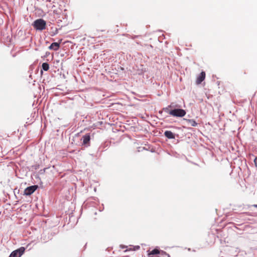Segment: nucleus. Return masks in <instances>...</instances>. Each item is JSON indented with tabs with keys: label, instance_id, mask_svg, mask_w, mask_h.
Returning <instances> with one entry per match:
<instances>
[{
	"label": "nucleus",
	"instance_id": "nucleus-1",
	"mask_svg": "<svg viewBox=\"0 0 257 257\" xmlns=\"http://www.w3.org/2000/svg\"><path fill=\"white\" fill-rule=\"evenodd\" d=\"M148 257H170V255L163 250H161L158 248H155L152 250L148 251Z\"/></svg>",
	"mask_w": 257,
	"mask_h": 257
},
{
	"label": "nucleus",
	"instance_id": "nucleus-2",
	"mask_svg": "<svg viewBox=\"0 0 257 257\" xmlns=\"http://www.w3.org/2000/svg\"><path fill=\"white\" fill-rule=\"evenodd\" d=\"M32 25L36 30L42 31L46 29V23L43 19H39L35 20Z\"/></svg>",
	"mask_w": 257,
	"mask_h": 257
},
{
	"label": "nucleus",
	"instance_id": "nucleus-3",
	"mask_svg": "<svg viewBox=\"0 0 257 257\" xmlns=\"http://www.w3.org/2000/svg\"><path fill=\"white\" fill-rule=\"evenodd\" d=\"M169 114L176 117H183L186 114V111L183 109H174L170 110Z\"/></svg>",
	"mask_w": 257,
	"mask_h": 257
},
{
	"label": "nucleus",
	"instance_id": "nucleus-4",
	"mask_svg": "<svg viewBox=\"0 0 257 257\" xmlns=\"http://www.w3.org/2000/svg\"><path fill=\"white\" fill-rule=\"evenodd\" d=\"M25 250V247H21L19 249L13 251L9 257H20L24 252Z\"/></svg>",
	"mask_w": 257,
	"mask_h": 257
},
{
	"label": "nucleus",
	"instance_id": "nucleus-5",
	"mask_svg": "<svg viewBox=\"0 0 257 257\" xmlns=\"http://www.w3.org/2000/svg\"><path fill=\"white\" fill-rule=\"evenodd\" d=\"M37 185H33L26 188L24 190V195H30L33 194L38 188Z\"/></svg>",
	"mask_w": 257,
	"mask_h": 257
},
{
	"label": "nucleus",
	"instance_id": "nucleus-6",
	"mask_svg": "<svg viewBox=\"0 0 257 257\" xmlns=\"http://www.w3.org/2000/svg\"><path fill=\"white\" fill-rule=\"evenodd\" d=\"M205 72L202 71L197 77L196 83L197 84H200L205 78Z\"/></svg>",
	"mask_w": 257,
	"mask_h": 257
},
{
	"label": "nucleus",
	"instance_id": "nucleus-7",
	"mask_svg": "<svg viewBox=\"0 0 257 257\" xmlns=\"http://www.w3.org/2000/svg\"><path fill=\"white\" fill-rule=\"evenodd\" d=\"M82 139H83V145H88L89 144L90 140V137L89 134L84 135L82 137Z\"/></svg>",
	"mask_w": 257,
	"mask_h": 257
},
{
	"label": "nucleus",
	"instance_id": "nucleus-8",
	"mask_svg": "<svg viewBox=\"0 0 257 257\" xmlns=\"http://www.w3.org/2000/svg\"><path fill=\"white\" fill-rule=\"evenodd\" d=\"M164 135L166 137H167L168 139H175V135L170 131H166L164 133Z\"/></svg>",
	"mask_w": 257,
	"mask_h": 257
},
{
	"label": "nucleus",
	"instance_id": "nucleus-9",
	"mask_svg": "<svg viewBox=\"0 0 257 257\" xmlns=\"http://www.w3.org/2000/svg\"><path fill=\"white\" fill-rule=\"evenodd\" d=\"M59 47L60 44L57 42H54L52 43L51 45L49 46V49L54 50H57Z\"/></svg>",
	"mask_w": 257,
	"mask_h": 257
},
{
	"label": "nucleus",
	"instance_id": "nucleus-10",
	"mask_svg": "<svg viewBox=\"0 0 257 257\" xmlns=\"http://www.w3.org/2000/svg\"><path fill=\"white\" fill-rule=\"evenodd\" d=\"M187 121L188 123L192 126H195L197 125V122L194 119H187Z\"/></svg>",
	"mask_w": 257,
	"mask_h": 257
},
{
	"label": "nucleus",
	"instance_id": "nucleus-11",
	"mask_svg": "<svg viewBox=\"0 0 257 257\" xmlns=\"http://www.w3.org/2000/svg\"><path fill=\"white\" fill-rule=\"evenodd\" d=\"M42 68L44 71H48L49 69V65L47 63L42 64Z\"/></svg>",
	"mask_w": 257,
	"mask_h": 257
},
{
	"label": "nucleus",
	"instance_id": "nucleus-12",
	"mask_svg": "<svg viewBox=\"0 0 257 257\" xmlns=\"http://www.w3.org/2000/svg\"><path fill=\"white\" fill-rule=\"evenodd\" d=\"M173 107V104L171 103L170 105H168L167 107L164 108L163 110L166 112L169 113V112L170 111V110H169V108H172Z\"/></svg>",
	"mask_w": 257,
	"mask_h": 257
},
{
	"label": "nucleus",
	"instance_id": "nucleus-13",
	"mask_svg": "<svg viewBox=\"0 0 257 257\" xmlns=\"http://www.w3.org/2000/svg\"><path fill=\"white\" fill-rule=\"evenodd\" d=\"M255 166L257 167V158H255L254 160Z\"/></svg>",
	"mask_w": 257,
	"mask_h": 257
},
{
	"label": "nucleus",
	"instance_id": "nucleus-14",
	"mask_svg": "<svg viewBox=\"0 0 257 257\" xmlns=\"http://www.w3.org/2000/svg\"><path fill=\"white\" fill-rule=\"evenodd\" d=\"M253 206L257 208V204L253 205Z\"/></svg>",
	"mask_w": 257,
	"mask_h": 257
}]
</instances>
